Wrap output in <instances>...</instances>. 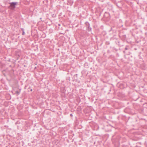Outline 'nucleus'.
<instances>
[{
    "instance_id": "nucleus-9",
    "label": "nucleus",
    "mask_w": 147,
    "mask_h": 147,
    "mask_svg": "<svg viewBox=\"0 0 147 147\" xmlns=\"http://www.w3.org/2000/svg\"><path fill=\"white\" fill-rule=\"evenodd\" d=\"M21 30L22 31V32L24 31V29L23 28H21Z\"/></svg>"
},
{
    "instance_id": "nucleus-4",
    "label": "nucleus",
    "mask_w": 147,
    "mask_h": 147,
    "mask_svg": "<svg viewBox=\"0 0 147 147\" xmlns=\"http://www.w3.org/2000/svg\"><path fill=\"white\" fill-rule=\"evenodd\" d=\"M68 3H69V2H70V4H69L70 5H71L73 3V1H71V0H70L69 1H68Z\"/></svg>"
},
{
    "instance_id": "nucleus-5",
    "label": "nucleus",
    "mask_w": 147,
    "mask_h": 147,
    "mask_svg": "<svg viewBox=\"0 0 147 147\" xmlns=\"http://www.w3.org/2000/svg\"><path fill=\"white\" fill-rule=\"evenodd\" d=\"M111 39L113 40H117V38L115 37H113L111 38Z\"/></svg>"
},
{
    "instance_id": "nucleus-2",
    "label": "nucleus",
    "mask_w": 147,
    "mask_h": 147,
    "mask_svg": "<svg viewBox=\"0 0 147 147\" xmlns=\"http://www.w3.org/2000/svg\"><path fill=\"white\" fill-rule=\"evenodd\" d=\"M85 24L86 27V29L88 32H91L92 31V28L90 26V24L88 22H85Z\"/></svg>"
},
{
    "instance_id": "nucleus-10",
    "label": "nucleus",
    "mask_w": 147,
    "mask_h": 147,
    "mask_svg": "<svg viewBox=\"0 0 147 147\" xmlns=\"http://www.w3.org/2000/svg\"><path fill=\"white\" fill-rule=\"evenodd\" d=\"M125 50H127L128 49V48H127V47H126L125 48Z\"/></svg>"
},
{
    "instance_id": "nucleus-3",
    "label": "nucleus",
    "mask_w": 147,
    "mask_h": 147,
    "mask_svg": "<svg viewBox=\"0 0 147 147\" xmlns=\"http://www.w3.org/2000/svg\"><path fill=\"white\" fill-rule=\"evenodd\" d=\"M104 17L105 18H110V14L108 12H106L104 14Z\"/></svg>"
},
{
    "instance_id": "nucleus-11",
    "label": "nucleus",
    "mask_w": 147,
    "mask_h": 147,
    "mask_svg": "<svg viewBox=\"0 0 147 147\" xmlns=\"http://www.w3.org/2000/svg\"><path fill=\"white\" fill-rule=\"evenodd\" d=\"M70 115L71 117H72L73 116V115L72 114H71Z\"/></svg>"
},
{
    "instance_id": "nucleus-1",
    "label": "nucleus",
    "mask_w": 147,
    "mask_h": 147,
    "mask_svg": "<svg viewBox=\"0 0 147 147\" xmlns=\"http://www.w3.org/2000/svg\"><path fill=\"white\" fill-rule=\"evenodd\" d=\"M10 4L9 6L8 7V8L12 10H14L16 7V5L17 4V2H12L9 3Z\"/></svg>"
},
{
    "instance_id": "nucleus-7",
    "label": "nucleus",
    "mask_w": 147,
    "mask_h": 147,
    "mask_svg": "<svg viewBox=\"0 0 147 147\" xmlns=\"http://www.w3.org/2000/svg\"><path fill=\"white\" fill-rule=\"evenodd\" d=\"M16 94H17L18 95H19L20 94V92L18 91H17L16 92Z\"/></svg>"
},
{
    "instance_id": "nucleus-8",
    "label": "nucleus",
    "mask_w": 147,
    "mask_h": 147,
    "mask_svg": "<svg viewBox=\"0 0 147 147\" xmlns=\"http://www.w3.org/2000/svg\"><path fill=\"white\" fill-rule=\"evenodd\" d=\"M22 35H24L25 34V32L24 31H23L22 32Z\"/></svg>"
},
{
    "instance_id": "nucleus-12",
    "label": "nucleus",
    "mask_w": 147,
    "mask_h": 147,
    "mask_svg": "<svg viewBox=\"0 0 147 147\" xmlns=\"http://www.w3.org/2000/svg\"><path fill=\"white\" fill-rule=\"evenodd\" d=\"M32 89L30 90V91H32Z\"/></svg>"
},
{
    "instance_id": "nucleus-6",
    "label": "nucleus",
    "mask_w": 147,
    "mask_h": 147,
    "mask_svg": "<svg viewBox=\"0 0 147 147\" xmlns=\"http://www.w3.org/2000/svg\"><path fill=\"white\" fill-rule=\"evenodd\" d=\"M106 44L107 45H109L110 44V42H106Z\"/></svg>"
},
{
    "instance_id": "nucleus-14",
    "label": "nucleus",
    "mask_w": 147,
    "mask_h": 147,
    "mask_svg": "<svg viewBox=\"0 0 147 147\" xmlns=\"http://www.w3.org/2000/svg\"><path fill=\"white\" fill-rule=\"evenodd\" d=\"M130 118V117H128V119H129Z\"/></svg>"
},
{
    "instance_id": "nucleus-13",
    "label": "nucleus",
    "mask_w": 147,
    "mask_h": 147,
    "mask_svg": "<svg viewBox=\"0 0 147 147\" xmlns=\"http://www.w3.org/2000/svg\"><path fill=\"white\" fill-rule=\"evenodd\" d=\"M123 52H124V53H125V51H123Z\"/></svg>"
}]
</instances>
